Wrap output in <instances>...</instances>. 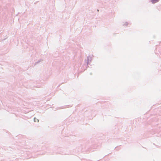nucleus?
I'll return each instance as SVG.
<instances>
[{"label":"nucleus","mask_w":161,"mask_h":161,"mask_svg":"<svg viewBox=\"0 0 161 161\" xmlns=\"http://www.w3.org/2000/svg\"><path fill=\"white\" fill-rule=\"evenodd\" d=\"M158 1H159V0H151V2L153 3H155L156 2H158Z\"/></svg>","instance_id":"nucleus-1"}]
</instances>
